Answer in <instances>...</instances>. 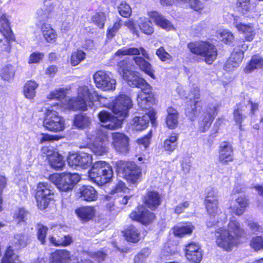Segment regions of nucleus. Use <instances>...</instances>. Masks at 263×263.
<instances>
[{
    "mask_svg": "<svg viewBox=\"0 0 263 263\" xmlns=\"http://www.w3.org/2000/svg\"><path fill=\"white\" fill-rule=\"evenodd\" d=\"M114 59L119 61L118 72L122 78L128 82L129 86L141 89L137 98L139 107L142 109L149 108L151 98L149 93L151 91V87L143 78L138 76L135 71H132L134 67V62L141 71L151 78H155L152 66L146 61L151 60L147 51L142 47H124L116 52Z\"/></svg>",
    "mask_w": 263,
    "mask_h": 263,
    "instance_id": "obj_1",
    "label": "nucleus"
},
{
    "mask_svg": "<svg viewBox=\"0 0 263 263\" xmlns=\"http://www.w3.org/2000/svg\"><path fill=\"white\" fill-rule=\"evenodd\" d=\"M215 235L217 245L226 251H230L240 242L245 232L239 222L232 219L229 223L227 229L219 228L215 231Z\"/></svg>",
    "mask_w": 263,
    "mask_h": 263,
    "instance_id": "obj_2",
    "label": "nucleus"
},
{
    "mask_svg": "<svg viewBox=\"0 0 263 263\" xmlns=\"http://www.w3.org/2000/svg\"><path fill=\"white\" fill-rule=\"evenodd\" d=\"M107 100L106 98L99 95L96 91H90L87 86H81L78 89V97L69 99L66 108L74 111L86 110L87 107H92L94 102L98 101L105 105Z\"/></svg>",
    "mask_w": 263,
    "mask_h": 263,
    "instance_id": "obj_3",
    "label": "nucleus"
},
{
    "mask_svg": "<svg viewBox=\"0 0 263 263\" xmlns=\"http://www.w3.org/2000/svg\"><path fill=\"white\" fill-rule=\"evenodd\" d=\"M88 174L89 179L99 185L109 182L113 176L112 167L105 161L96 162Z\"/></svg>",
    "mask_w": 263,
    "mask_h": 263,
    "instance_id": "obj_4",
    "label": "nucleus"
},
{
    "mask_svg": "<svg viewBox=\"0 0 263 263\" xmlns=\"http://www.w3.org/2000/svg\"><path fill=\"white\" fill-rule=\"evenodd\" d=\"M190 51L202 57L208 64H211L216 60L217 50L215 46L208 42H192L188 44Z\"/></svg>",
    "mask_w": 263,
    "mask_h": 263,
    "instance_id": "obj_5",
    "label": "nucleus"
},
{
    "mask_svg": "<svg viewBox=\"0 0 263 263\" xmlns=\"http://www.w3.org/2000/svg\"><path fill=\"white\" fill-rule=\"evenodd\" d=\"M58 104L49 107L45 113L43 126L47 130L53 132H62L65 128V120L56 110Z\"/></svg>",
    "mask_w": 263,
    "mask_h": 263,
    "instance_id": "obj_6",
    "label": "nucleus"
},
{
    "mask_svg": "<svg viewBox=\"0 0 263 263\" xmlns=\"http://www.w3.org/2000/svg\"><path fill=\"white\" fill-rule=\"evenodd\" d=\"M81 177L77 173H63L54 174L49 176V180L60 191L67 192L71 190Z\"/></svg>",
    "mask_w": 263,
    "mask_h": 263,
    "instance_id": "obj_7",
    "label": "nucleus"
},
{
    "mask_svg": "<svg viewBox=\"0 0 263 263\" xmlns=\"http://www.w3.org/2000/svg\"><path fill=\"white\" fill-rule=\"evenodd\" d=\"M116 166L117 171L130 183L136 184L140 181L141 170L134 162L120 160L117 162Z\"/></svg>",
    "mask_w": 263,
    "mask_h": 263,
    "instance_id": "obj_8",
    "label": "nucleus"
},
{
    "mask_svg": "<svg viewBox=\"0 0 263 263\" xmlns=\"http://www.w3.org/2000/svg\"><path fill=\"white\" fill-rule=\"evenodd\" d=\"M53 191L51 185L47 182H40L37 186L35 198L38 207L41 210L46 209L52 199Z\"/></svg>",
    "mask_w": 263,
    "mask_h": 263,
    "instance_id": "obj_9",
    "label": "nucleus"
},
{
    "mask_svg": "<svg viewBox=\"0 0 263 263\" xmlns=\"http://www.w3.org/2000/svg\"><path fill=\"white\" fill-rule=\"evenodd\" d=\"M131 98L125 95L118 96L113 103L112 111L115 115L123 120L128 115V110L133 107Z\"/></svg>",
    "mask_w": 263,
    "mask_h": 263,
    "instance_id": "obj_10",
    "label": "nucleus"
},
{
    "mask_svg": "<svg viewBox=\"0 0 263 263\" xmlns=\"http://www.w3.org/2000/svg\"><path fill=\"white\" fill-rule=\"evenodd\" d=\"M0 31L4 36L3 39H0V43H3L2 50L9 52L11 49L10 41L13 40L14 35L5 14H3L0 17Z\"/></svg>",
    "mask_w": 263,
    "mask_h": 263,
    "instance_id": "obj_11",
    "label": "nucleus"
},
{
    "mask_svg": "<svg viewBox=\"0 0 263 263\" xmlns=\"http://www.w3.org/2000/svg\"><path fill=\"white\" fill-rule=\"evenodd\" d=\"M218 106L216 104H209L199 120L198 128L200 132H205L210 127L214 117L217 114Z\"/></svg>",
    "mask_w": 263,
    "mask_h": 263,
    "instance_id": "obj_12",
    "label": "nucleus"
},
{
    "mask_svg": "<svg viewBox=\"0 0 263 263\" xmlns=\"http://www.w3.org/2000/svg\"><path fill=\"white\" fill-rule=\"evenodd\" d=\"M92 156L87 153L70 154L67 158V162L70 167H80L86 168L92 164Z\"/></svg>",
    "mask_w": 263,
    "mask_h": 263,
    "instance_id": "obj_13",
    "label": "nucleus"
},
{
    "mask_svg": "<svg viewBox=\"0 0 263 263\" xmlns=\"http://www.w3.org/2000/svg\"><path fill=\"white\" fill-rule=\"evenodd\" d=\"M93 80L96 86L103 90L115 89L116 81L105 71H98L93 74Z\"/></svg>",
    "mask_w": 263,
    "mask_h": 263,
    "instance_id": "obj_14",
    "label": "nucleus"
},
{
    "mask_svg": "<svg viewBox=\"0 0 263 263\" xmlns=\"http://www.w3.org/2000/svg\"><path fill=\"white\" fill-rule=\"evenodd\" d=\"M129 217L132 220L139 221L144 225L151 223L155 219V214L143 205L138 206L136 211L130 213Z\"/></svg>",
    "mask_w": 263,
    "mask_h": 263,
    "instance_id": "obj_15",
    "label": "nucleus"
},
{
    "mask_svg": "<svg viewBox=\"0 0 263 263\" xmlns=\"http://www.w3.org/2000/svg\"><path fill=\"white\" fill-rule=\"evenodd\" d=\"M112 145L115 150L119 153L126 154L129 151V138L120 133L112 134Z\"/></svg>",
    "mask_w": 263,
    "mask_h": 263,
    "instance_id": "obj_16",
    "label": "nucleus"
},
{
    "mask_svg": "<svg viewBox=\"0 0 263 263\" xmlns=\"http://www.w3.org/2000/svg\"><path fill=\"white\" fill-rule=\"evenodd\" d=\"M115 116H112L109 112L105 110L100 111L98 114L100 121L105 124L104 126L111 130L120 127L123 121L117 115Z\"/></svg>",
    "mask_w": 263,
    "mask_h": 263,
    "instance_id": "obj_17",
    "label": "nucleus"
},
{
    "mask_svg": "<svg viewBox=\"0 0 263 263\" xmlns=\"http://www.w3.org/2000/svg\"><path fill=\"white\" fill-rule=\"evenodd\" d=\"M155 120L154 111L149 110L148 113L146 112L145 115L142 117L136 116L133 118V128L136 130H143L147 127L149 121L154 123Z\"/></svg>",
    "mask_w": 263,
    "mask_h": 263,
    "instance_id": "obj_18",
    "label": "nucleus"
},
{
    "mask_svg": "<svg viewBox=\"0 0 263 263\" xmlns=\"http://www.w3.org/2000/svg\"><path fill=\"white\" fill-rule=\"evenodd\" d=\"M233 160V148L228 142L221 143L219 149V161L221 163L227 164Z\"/></svg>",
    "mask_w": 263,
    "mask_h": 263,
    "instance_id": "obj_19",
    "label": "nucleus"
},
{
    "mask_svg": "<svg viewBox=\"0 0 263 263\" xmlns=\"http://www.w3.org/2000/svg\"><path fill=\"white\" fill-rule=\"evenodd\" d=\"M186 258L193 262L199 263L201 260L202 253L198 244L192 242L187 245L185 249Z\"/></svg>",
    "mask_w": 263,
    "mask_h": 263,
    "instance_id": "obj_20",
    "label": "nucleus"
},
{
    "mask_svg": "<svg viewBox=\"0 0 263 263\" xmlns=\"http://www.w3.org/2000/svg\"><path fill=\"white\" fill-rule=\"evenodd\" d=\"M143 200L145 205L152 210L156 209L162 201L161 195L155 191L147 192Z\"/></svg>",
    "mask_w": 263,
    "mask_h": 263,
    "instance_id": "obj_21",
    "label": "nucleus"
},
{
    "mask_svg": "<svg viewBox=\"0 0 263 263\" xmlns=\"http://www.w3.org/2000/svg\"><path fill=\"white\" fill-rule=\"evenodd\" d=\"M234 25L239 31L243 33L244 37L248 42L253 41L255 35L254 26L251 24H245L240 23L237 20V17H234Z\"/></svg>",
    "mask_w": 263,
    "mask_h": 263,
    "instance_id": "obj_22",
    "label": "nucleus"
},
{
    "mask_svg": "<svg viewBox=\"0 0 263 263\" xmlns=\"http://www.w3.org/2000/svg\"><path fill=\"white\" fill-rule=\"evenodd\" d=\"M70 252L65 250H57L51 254L50 263H67L70 259ZM33 263H45L43 258H39Z\"/></svg>",
    "mask_w": 263,
    "mask_h": 263,
    "instance_id": "obj_23",
    "label": "nucleus"
},
{
    "mask_svg": "<svg viewBox=\"0 0 263 263\" xmlns=\"http://www.w3.org/2000/svg\"><path fill=\"white\" fill-rule=\"evenodd\" d=\"M205 203L207 211L210 215L206 225L208 227H212L219 222L217 221L218 218L217 217L218 215V200L205 201Z\"/></svg>",
    "mask_w": 263,
    "mask_h": 263,
    "instance_id": "obj_24",
    "label": "nucleus"
},
{
    "mask_svg": "<svg viewBox=\"0 0 263 263\" xmlns=\"http://www.w3.org/2000/svg\"><path fill=\"white\" fill-rule=\"evenodd\" d=\"M243 58V51L242 50H234L231 56L226 62L224 69L227 71L233 70L234 68L238 67Z\"/></svg>",
    "mask_w": 263,
    "mask_h": 263,
    "instance_id": "obj_25",
    "label": "nucleus"
},
{
    "mask_svg": "<svg viewBox=\"0 0 263 263\" xmlns=\"http://www.w3.org/2000/svg\"><path fill=\"white\" fill-rule=\"evenodd\" d=\"M77 194L78 197L87 201H95L98 197L97 191L91 186L80 187L77 192Z\"/></svg>",
    "mask_w": 263,
    "mask_h": 263,
    "instance_id": "obj_26",
    "label": "nucleus"
},
{
    "mask_svg": "<svg viewBox=\"0 0 263 263\" xmlns=\"http://www.w3.org/2000/svg\"><path fill=\"white\" fill-rule=\"evenodd\" d=\"M148 16L156 25L164 29L170 30L173 28V26L170 21L156 11L149 12Z\"/></svg>",
    "mask_w": 263,
    "mask_h": 263,
    "instance_id": "obj_27",
    "label": "nucleus"
},
{
    "mask_svg": "<svg viewBox=\"0 0 263 263\" xmlns=\"http://www.w3.org/2000/svg\"><path fill=\"white\" fill-rule=\"evenodd\" d=\"M163 6L172 5L176 2H182L189 5L190 7L196 11L201 9L203 4L199 0H160Z\"/></svg>",
    "mask_w": 263,
    "mask_h": 263,
    "instance_id": "obj_28",
    "label": "nucleus"
},
{
    "mask_svg": "<svg viewBox=\"0 0 263 263\" xmlns=\"http://www.w3.org/2000/svg\"><path fill=\"white\" fill-rule=\"evenodd\" d=\"M105 127L98 129L93 133L88 134V137L91 140L97 141L100 142L107 143L108 140L109 133L106 130Z\"/></svg>",
    "mask_w": 263,
    "mask_h": 263,
    "instance_id": "obj_29",
    "label": "nucleus"
},
{
    "mask_svg": "<svg viewBox=\"0 0 263 263\" xmlns=\"http://www.w3.org/2000/svg\"><path fill=\"white\" fill-rule=\"evenodd\" d=\"M178 135L172 133L168 136L163 142V148L169 153L173 152L178 146Z\"/></svg>",
    "mask_w": 263,
    "mask_h": 263,
    "instance_id": "obj_30",
    "label": "nucleus"
},
{
    "mask_svg": "<svg viewBox=\"0 0 263 263\" xmlns=\"http://www.w3.org/2000/svg\"><path fill=\"white\" fill-rule=\"evenodd\" d=\"M248 204V199L246 197H239L236 199L235 205L231 208L232 212L240 216L244 213Z\"/></svg>",
    "mask_w": 263,
    "mask_h": 263,
    "instance_id": "obj_31",
    "label": "nucleus"
},
{
    "mask_svg": "<svg viewBox=\"0 0 263 263\" xmlns=\"http://www.w3.org/2000/svg\"><path fill=\"white\" fill-rule=\"evenodd\" d=\"M41 31L46 42L48 43H54L55 42L57 34L50 25L43 24L41 27Z\"/></svg>",
    "mask_w": 263,
    "mask_h": 263,
    "instance_id": "obj_32",
    "label": "nucleus"
},
{
    "mask_svg": "<svg viewBox=\"0 0 263 263\" xmlns=\"http://www.w3.org/2000/svg\"><path fill=\"white\" fill-rule=\"evenodd\" d=\"M39 84L34 81H28L24 86L23 93L25 97L30 100L33 99L36 95V89Z\"/></svg>",
    "mask_w": 263,
    "mask_h": 263,
    "instance_id": "obj_33",
    "label": "nucleus"
},
{
    "mask_svg": "<svg viewBox=\"0 0 263 263\" xmlns=\"http://www.w3.org/2000/svg\"><path fill=\"white\" fill-rule=\"evenodd\" d=\"M200 109L199 101L191 98L189 104H187V106L185 108V114L191 120H193Z\"/></svg>",
    "mask_w": 263,
    "mask_h": 263,
    "instance_id": "obj_34",
    "label": "nucleus"
},
{
    "mask_svg": "<svg viewBox=\"0 0 263 263\" xmlns=\"http://www.w3.org/2000/svg\"><path fill=\"white\" fill-rule=\"evenodd\" d=\"M76 213L81 220L88 221L94 216L95 211L91 206H84L77 209Z\"/></svg>",
    "mask_w": 263,
    "mask_h": 263,
    "instance_id": "obj_35",
    "label": "nucleus"
},
{
    "mask_svg": "<svg viewBox=\"0 0 263 263\" xmlns=\"http://www.w3.org/2000/svg\"><path fill=\"white\" fill-rule=\"evenodd\" d=\"M28 244V237L25 233L15 234L12 240V245L16 249L25 248Z\"/></svg>",
    "mask_w": 263,
    "mask_h": 263,
    "instance_id": "obj_36",
    "label": "nucleus"
},
{
    "mask_svg": "<svg viewBox=\"0 0 263 263\" xmlns=\"http://www.w3.org/2000/svg\"><path fill=\"white\" fill-rule=\"evenodd\" d=\"M53 9V6L52 3L44 4L43 8L37 10L35 13L36 19L40 22L45 21Z\"/></svg>",
    "mask_w": 263,
    "mask_h": 263,
    "instance_id": "obj_37",
    "label": "nucleus"
},
{
    "mask_svg": "<svg viewBox=\"0 0 263 263\" xmlns=\"http://www.w3.org/2000/svg\"><path fill=\"white\" fill-rule=\"evenodd\" d=\"M246 106L244 103L237 104L233 112L234 120L239 125V128L241 130V123L246 118V116L243 114L245 108Z\"/></svg>",
    "mask_w": 263,
    "mask_h": 263,
    "instance_id": "obj_38",
    "label": "nucleus"
},
{
    "mask_svg": "<svg viewBox=\"0 0 263 263\" xmlns=\"http://www.w3.org/2000/svg\"><path fill=\"white\" fill-rule=\"evenodd\" d=\"M168 115L166 117V123L168 128H175L178 123V114L176 109L172 107L167 109Z\"/></svg>",
    "mask_w": 263,
    "mask_h": 263,
    "instance_id": "obj_39",
    "label": "nucleus"
},
{
    "mask_svg": "<svg viewBox=\"0 0 263 263\" xmlns=\"http://www.w3.org/2000/svg\"><path fill=\"white\" fill-rule=\"evenodd\" d=\"M48 160L51 167L57 170L62 169L64 165L63 157L57 152L50 156Z\"/></svg>",
    "mask_w": 263,
    "mask_h": 263,
    "instance_id": "obj_40",
    "label": "nucleus"
},
{
    "mask_svg": "<svg viewBox=\"0 0 263 263\" xmlns=\"http://www.w3.org/2000/svg\"><path fill=\"white\" fill-rule=\"evenodd\" d=\"M138 25L141 31L146 34H151L154 32L152 22L145 17H139L137 21Z\"/></svg>",
    "mask_w": 263,
    "mask_h": 263,
    "instance_id": "obj_41",
    "label": "nucleus"
},
{
    "mask_svg": "<svg viewBox=\"0 0 263 263\" xmlns=\"http://www.w3.org/2000/svg\"><path fill=\"white\" fill-rule=\"evenodd\" d=\"M258 68H263V59L259 56L254 55L252 57L249 64L246 67L245 71L247 73H249Z\"/></svg>",
    "mask_w": 263,
    "mask_h": 263,
    "instance_id": "obj_42",
    "label": "nucleus"
},
{
    "mask_svg": "<svg viewBox=\"0 0 263 263\" xmlns=\"http://www.w3.org/2000/svg\"><path fill=\"white\" fill-rule=\"evenodd\" d=\"M124 236L127 241L136 243L140 240V233L136 227L130 226L126 229Z\"/></svg>",
    "mask_w": 263,
    "mask_h": 263,
    "instance_id": "obj_43",
    "label": "nucleus"
},
{
    "mask_svg": "<svg viewBox=\"0 0 263 263\" xmlns=\"http://www.w3.org/2000/svg\"><path fill=\"white\" fill-rule=\"evenodd\" d=\"M1 263H23L18 259V256L14 253L11 246H9L3 257Z\"/></svg>",
    "mask_w": 263,
    "mask_h": 263,
    "instance_id": "obj_44",
    "label": "nucleus"
},
{
    "mask_svg": "<svg viewBox=\"0 0 263 263\" xmlns=\"http://www.w3.org/2000/svg\"><path fill=\"white\" fill-rule=\"evenodd\" d=\"M194 227L191 223L185 224L182 226H176L174 228V233L176 236L182 237L186 234L192 233Z\"/></svg>",
    "mask_w": 263,
    "mask_h": 263,
    "instance_id": "obj_45",
    "label": "nucleus"
},
{
    "mask_svg": "<svg viewBox=\"0 0 263 263\" xmlns=\"http://www.w3.org/2000/svg\"><path fill=\"white\" fill-rule=\"evenodd\" d=\"M74 125L78 128L83 129L90 124V119L83 114L77 115L73 121Z\"/></svg>",
    "mask_w": 263,
    "mask_h": 263,
    "instance_id": "obj_46",
    "label": "nucleus"
},
{
    "mask_svg": "<svg viewBox=\"0 0 263 263\" xmlns=\"http://www.w3.org/2000/svg\"><path fill=\"white\" fill-rule=\"evenodd\" d=\"M106 144V143L94 141V143L91 147V151L96 155H103L107 152Z\"/></svg>",
    "mask_w": 263,
    "mask_h": 263,
    "instance_id": "obj_47",
    "label": "nucleus"
},
{
    "mask_svg": "<svg viewBox=\"0 0 263 263\" xmlns=\"http://www.w3.org/2000/svg\"><path fill=\"white\" fill-rule=\"evenodd\" d=\"M86 58V53L81 50H78L73 52L71 55L70 63L73 66L78 65L81 62Z\"/></svg>",
    "mask_w": 263,
    "mask_h": 263,
    "instance_id": "obj_48",
    "label": "nucleus"
},
{
    "mask_svg": "<svg viewBox=\"0 0 263 263\" xmlns=\"http://www.w3.org/2000/svg\"><path fill=\"white\" fill-rule=\"evenodd\" d=\"M37 232L36 235L38 240L42 245H44L46 242V237L47 232L48 230V228L41 223H38L36 227Z\"/></svg>",
    "mask_w": 263,
    "mask_h": 263,
    "instance_id": "obj_49",
    "label": "nucleus"
},
{
    "mask_svg": "<svg viewBox=\"0 0 263 263\" xmlns=\"http://www.w3.org/2000/svg\"><path fill=\"white\" fill-rule=\"evenodd\" d=\"M91 21L98 27L103 28L106 21V15L102 12H98L92 16Z\"/></svg>",
    "mask_w": 263,
    "mask_h": 263,
    "instance_id": "obj_50",
    "label": "nucleus"
},
{
    "mask_svg": "<svg viewBox=\"0 0 263 263\" xmlns=\"http://www.w3.org/2000/svg\"><path fill=\"white\" fill-rule=\"evenodd\" d=\"M14 73V67L11 65H7L3 68L1 72V77L3 79L9 81L13 78Z\"/></svg>",
    "mask_w": 263,
    "mask_h": 263,
    "instance_id": "obj_51",
    "label": "nucleus"
},
{
    "mask_svg": "<svg viewBox=\"0 0 263 263\" xmlns=\"http://www.w3.org/2000/svg\"><path fill=\"white\" fill-rule=\"evenodd\" d=\"M120 14L124 17H129L132 13L130 6L125 2H121L118 8Z\"/></svg>",
    "mask_w": 263,
    "mask_h": 263,
    "instance_id": "obj_52",
    "label": "nucleus"
},
{
    "mask_svg": "<svg viewBox=\"0 0 263 263\" xmlns=\"http://www.w3.org/2000/svg\"><path fill=\"white\" fill-rule=\"evenodd\" d=\"M65 96V90L64 88H59L52 91L48 96L47 99L49 100H60Z\"/></svg>",
    "mask_w": 263,
    "mask_h": 263,
    "instance_id": "obj_53",
    "label": "nucleus"
},
{
    "mask_svg": "<svg viewBox=\"0 0 263 263\" xmlns=\"http://www.w3.org/2000/svg\"><path fill=\"white\" fill-rule=\"evenodd\" d=\"M250 246L255 251L263 249V237L261 236L253 237L250 242Z\"/></svg>",
    "mask_w": 263,
    "mask_h": 263,
    "instance_id": "obj_54",
    "label": "nucleus"
},
{
    "mask_svg": "<svg viewBox=\"0 0 263 263\" xmlns=\"http://www.w3.org/2000/svg\"><path fill=\"white\" fill-rule=\"evenodd\" d=\"M238 11L245 13L250 9V0H238L237 3Z\"/></svg>",
    "mask_w": 263,
    "mask_h": 263,
    "instance_id": "obj_55",
    "label": "nucleus"
},
{
    "mask_svg": "<svg viewBox=\"0 0 263 263\" xmlns=\"http://www.w3.org/2000/svg\"><path fill=\"white\" fill-rule=\"evenodd\" d=\"M28 213L24 209H20L14 215V218L16 222L20 224L22 222H24L26 218Z\"/></svg>",
    "mask_w": 263,
    "mask_h": 263,
    "instance_id": "obj_56",
    "label": "nucleus"
},
{
    "mask_svg": "<svg viewBox=\"0 0 263 263\" xmlns=\"http://www.w3.org/2000/svg\"><path fill=\"white\" fill-rule=\"evenodd\" d=\"M156 54L159 59L163 62L172 59V56L165 51L163 47H160L158 49Z\"/></svg>",
    "mask_w": 263,
    "mask_h": 263,
    "instance_id": "obj_57",
    "label": "nucleus"
},
{
    "mask_svg": "<svg viewBox=\"0 0 263 263\" xmlns=\"http://www.w3.org/2000/svg\"><path fill=\"white\" fill-rule=\"evenodd\" d=\"M220 35L221 41L226 44L232 43L234 40L233 34L228 30H223L220 33Z\"/></svg>",
    "mask_w": 263,
    "mask_h": 263,
    "instance_id": "obj_58",
    "label": "nucleus"
},
{
    "mask_svg": "<svg viewBox=\"0 0 263 263\" xmlns=\"http://www.w3.org/2000/svg\"><path fill=\"white\" fill-rule=\"evenodd\" d=\"M121 26L122 24L120 21L116 22L113 26L108 29L107 37L110 39L112 38L121 28Z\"/></svg>",
    "mask_w": 263,
    "mask_h": 263,
    "instance_id": "obj_59",
    "label": "nucleus"
},
{
    "mask_svg": "<svg viewBox=\"0 0 263 263\" xmlns=\"http://www.w3.org/2000/svg\"><path fill=\"white\" fill-rule=\"evenodd\" d=\"M44 54L40 52H33L29 57L28 63L29 64L37 63L43 58Z\"/></svg>",
    "mask_w": 263,
    "mask_h": 263,
    "instance_id": "obj_60",
    "label": "nucleus"
},
{
    "mask_svg": "<svg viewBox=\"0 0 263 263\" xmlns=\"http://www.w3.org/2000/svg\"><path fill=\"white\" fill-rule=\"evenodd\" d=\"M191 159L189 157H185L181 162V169L184 174L189 173L191 168Z\"/></svg>",
    "mask_w": 263,
    "mask_h": 263,
    "instance_id": "obj_61",
    "label": "nucleus"
},
{
    "mask_svg": "<svg viewBox=\"0 0 263 263\" xmlns=\"http://www.w3.org/2000/svg\"><path fill=\"white\" fill-rule=\"evenodd\" d=\"M151 137V133H149L143 138L138 139L137 142L139 145L143 146L144 148L146 149L149 146Z\"/></svg>",
    "mask_w": 263,
    "mask_h": 263,
    "instance_id": "obj_62",
    "label": "nucleus"
},
{
    "mask_svg": "<svg viewBox=\"0 0 263 263\" xmlns=\"http://www.w3.org/2000/svg\"><path fill=\"white\" fill-rule=\"evenodd\" d=\"M190 203L189 201H185L177 205L174 209V212L177 214H180L184 212V211L189 208Z\"/></svg>",
    "mask_w": 263,
    "mask_h": 263,
    "instance_id": "obj_63",
    "label": "nucleus"
},
{
    "mask_svg": "<svg viewBox=\"0 0 263 263\" xmlns=\"http://www.w3.org/2000/svg\"><path fill=\"white\" fill-rule=\"evenodd\" d=\"M129 191V190L125 186V183L122 181H119L113 190L114 193L122 192L128 193Z\"/></svg>",
    "mask_w": 263,
    "mask_h": 263,
    "instance_id": "obj_64",
    "label": "nucleus"
}]
</instances>
